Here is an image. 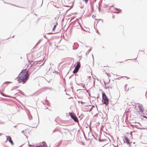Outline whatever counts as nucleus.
<instances>
[{
	"label": "nucleus",
	"mask_w": 147,
	"mask_h": 147,
	"mask_svg": "<svg viewBox=\"0 0 147 147\" xmlns=\"http://www.w3.org/2000/svg\"><path fill=\"white\" fill-rule=\"evenodd\" d=\"M29 77L28 71L24 69L22 71L18 77L16 78V79L19 83L24 84L28 79Z\"/></svg>",
	"instance_id": "f257e3e1"
},
{
	"label": "nucleus",
	"mask_w": 147,
	"mask_h": 147,
	"mask_svg": "<svg viewBox=\"0 0 147 147\" xmlns=\"http://www.w3.org/2000/svg\"><path fill=\"white\" fill-rule=\"evenodd\" d=\"M102 101L104 104H105L106 105L109 104V100L106 95L105 93L102 94Z\"/></svg>",
	"instance_id": "f03ea898"
},
{
	"label": "nucleus",
	"mask_w": 147,
	"mask_h": 147,
	"mask_svg": "<svg viewBox=\"0 0 147 147\" xmlns=\"http://www.w3.org/2000/svg\"><path fill=\"white\" fill-rule=\"evenodd\" d=\"M76 66L74 69V74L77 72L80 67L81 64L80 62H78L75 63Z\"/></svg>",
	"instance_id": "7ed1b4c3"
},
{
	"label": "nucleus",
	"mask_w": 147,
	"mask_h": 147,
	"mask_svg": "<svg viewBox=\"0 0 147 147\" xmlns=\"http://www.w3.org/2000/svg\"><path fill=\"white\" fill-rule=\"evenodd\" d=\"M7 139H9V141L11 144L12 145H13V142L11 140V138L9 136H8L7 138Z\"/></svg>",
	"instance_id": "20e7f679"
},
{
	"label": "nucleus",
	"mask_w": 147,
	"mask_h": 147,
	"mask_svg": "<svg viewBox=\"0 0 147 147\" xmlns=\"http://www.w3.org/2000/svg\"><path fill=\"white\" fill-rule=\"evenodd\" d=\"M40 145L41 147H47V146L46 145V143L45 142H43L41 143Z\"/></svg>",
	"instance_id": "39448f33"
},
{
	"label": "nucleus",
	"mask_w": 147,
	"mask_h": 147,
	"mask_svg": "<svg viewBox=\"0 0 147 147\" xmlns=\"http://www.w3.org/2000/svg\"><path fill=\"white\" fill-rule=\"evenodd\" d=\"M138 107L139 108V110L142 112H143L144 109L142 105H139L138 106Z\"/></svg>",
	"instance_id": "423d86ee"
},
{
	"label": "nucleus",
	"mask_w": 147,
	"mask_h": 147,
	"mask_svg": "<svg viewBox=\"0 0 147 147\" xmlns=\"http://www.w3.org/2000/svg\"><path fill=\"white\" fill-rule=\"evenodd\" d=\"M125 141L128 144L130 145V144L131 143L129 140L128 139V138L126 137H125Z\"/></svg>",
	"instance_id": "0eeeda50"
},
{
	"label": "nucleus",
	"mask_w": 147,
	"mask_h": 147,
	"mask_svg": "<svg viewBox=\"0 0 147 147\" xmlns=\"http://www.w3.org/2000/svg\"><path fill=\"white\" fill-rule=\"evenodd\" d=\"M5 86L3 84V85H2L1 86V91L2 92L4 91L5 90Z\"/></svg>",
	"instance_id": "6e6552de"
},
{
	"label": "nucleus",
	"mask_w": 147,
	"mask_h": 147,
	"mask_svg": "<svg viewBox=\"0 0 147 147\" xmlns=\"http://www.w3.org/2000/svg\"><path fill=\"white\" fill-rule=\"evenodd\" d=\"M74 121L76 122H78V120L77 118L75 116H74Z\"/></svg>",
	"instance_id": "1a4fd4ad"
},
{
	"label": "nucleus",
	"mask_w": 147,
	"mask_h": 147,
	"mask_svg": "<svg viewBox=\"0 0 147 147\" xmlns=\"http://www.w3.org/2000/svg\"><path fill=\"white\" fill-rule=\"evenodd\" d=\"M58 24L57 23H56V25L54 26L53 28L52 29V31H55V28L57 26Z\"/></svg>",
	"instance_id": "9d476101"
},
{
	"label": "nucleus",
	"mask_w": 147,
	"mask_h": 147,
	"mask_svg": "<svg viewBox=\"0 0 147 147\" xmlns=\"http://www.w3.org/2000/svg\"><path fill=\"white\" fill-rule=\"evenodd\" d=\"M70 115L71 118L74 119V115L73 114H71Z\"/></svg>",
	"instance_id": "9b49d317"
},
{
	"label": "nucleus",
	"mask_w": 147,
	"mask_h": 147,
	"mask_svg": "<svg viewBox=\"0 0 147 147\" xmlns=\"http://www.w3.org/2000/svg\"><path fill=\"white\" fill-rule=\"evenodd\" d=\"M7 83H11V82H5V84H7Z\"/></svg>",
	"instance_id": "f8f14e48"
},
{
	"label": "nucleus",
	"mask_w": 147,
	"mask_h": 147,
	"mask_svg": "<svg viewBox=\"0 0 147 147\" xmlns=\"http://www.w3.org/2000/svg\"><path fill=\"white\" fill-rule=\"evenodd\" d=\"M88 0H84L86 3H87Z\"/></svg>",
	"instance_id": "ddd939ff"
},
{
	"label": "nucleus",
	"mask_w": 147,
	"mask_h": 147,
	"mask_svg": "<svg viewBox=\"0 0 147 147\" xmlns=\"http://www.w3.org/2000/svg\"><path fill=\"white\" fill-rule=\"evenodd\" d=\"M134 88V87H132L131 88H130V89H131V88Z\"/></svg>",
	"instance_id": "4468645a"
},
{
	"label": "nucleus",
	"mask_w": 147,
	"mask_h": 147,
	"mask_svg": "<svg viewBox=\"0 0 147 147\" xmlns=\"http://www.w3.org/2000/svg\"><path fill=\"white\" fill-rule=\"evenodd\" d=\"M49 34H52V33H49Z\"/></svg>",
	"instance_id": "2eb2a0df"
}]
</instances>
